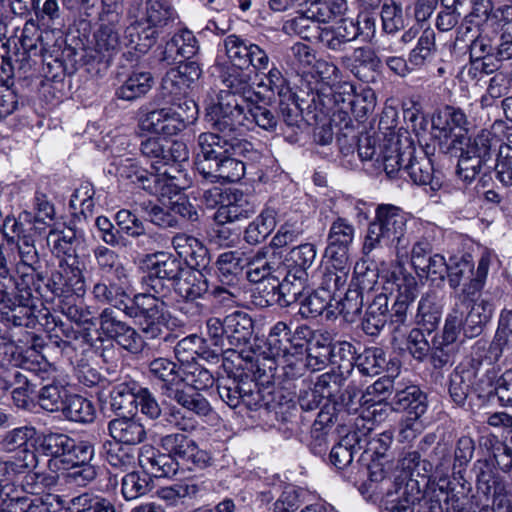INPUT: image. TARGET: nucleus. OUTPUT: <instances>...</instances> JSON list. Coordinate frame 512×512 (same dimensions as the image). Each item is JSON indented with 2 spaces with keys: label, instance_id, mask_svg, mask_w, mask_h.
<instances>
[{
  "label": "nucleus",
  "instance_id": "f257e3e1",
  "mask_svg": "<svg viewBox=\"0 0 512 512\" xmlns=\"http://www.w3.org/2000/svg\"><path fill=\"white\" fill-rule=\"evenodd\" d=\"M241 85V101L234 95L224 92L218 102L207 108L206 119L216 132L201 133L198 137V145L203 160L199 162H215L227 154H232L235 149H241L243 144L235 146L234 139L229 133L240 129L241 131H253L256 127V103L255 92L246 80Z\"/></svg>",
  "mask_w": 512,
  "mask_h": 512
},
{
  "label": "nucleus",
  "instance_id": "f03ea898",
  "mask_svg": "<svg viewBox=\"0 0 512 512\" xmlns=\"http://www.w3.org/2000/svg\"><path fill=\"white\" fill-rule=\"evenodd\" d=\"M409 215L391 204H381L376 208L375 218L369 223L363 243V253L369 256L373 251L394 247L398 259L407 257L410 237L407 234Z\"/></svg>",
  "mask_w": 512,
  "mask_h": 512
},
{
  "label": "nucleus",
  "instance_id": "7ed1b4c3",
  "mask_svg": "<svg viewBox=\"0 0 512 512\" xmlns=\"http://www.w3.org/2000/svg\"><path fill=\"white\" fill-rule=\"evenodd\" d=\"M235 353L240 360L238 367L245 372L240 375L237 383L233 380L232 385L218 384V394L230 408H239L242 417L253 419L256 412V350L250 344Z\"/></svg>",
  "mask_w": 512,
  "mask_h": 512
},
{
  "label": "nucleus",
  "instance_id": "20e7f679",
  "mask_svg": "<svg viewBox=\"0 0 512 512\" xmlns=\"http://www.w3.org/2000/svg\"><path fill=\"white\" fill-rule=\"evenodd\" d=\"M113 165L120 178L139 184L148 193L157 197L170 199L179 194L182 189V175L176 166L171 167V169L175 170L177 175L172 174L167 169L159 171L158 168L157 173L148 172L140 167L133 158L115 159Z\"/></svg>",
  "mask_w": 512,
  "mask_h": 512
},
{
  "label": "nucleus",
  "instance_id": "39448f33",
  "mask_svg": "<svg viewBox=\"0 0 512 512\" xmlns=\"http://www.w3.org/2000/svg\"><path fill=\"white\" fill-rule=\"evenodd\" d=\"M35 449L39 454L50 457V468L58 462L64 466L92 461L95 455L94 445L90 441L76 440L65 433L53 431L38 435Z\"/></svg>",
  "mask_w": 512,
  "mask_h": 512
},
{
  "label": "nucleus",
  "instance_id": "423d86ee",
  "mask_svg": "<svg viewBox=\"0 0 512 512\" xmlns=\"http://www.w3.org/2000/svg\"><path fill=\"white\" fill-rule=\"evenodd\" d=\"M491 133L481 130L474 137L456 135L452 140L453 149L459 151L457 176L470 184L492 160Z\"/></svg>",
  "mask_w": 512,
  "mask_h": 512
},
{
  "label": "nucleus",
  "instance_id": "0eeeda50",
  "mask_svg": "<svg viewBox=\"0 0 512 512\" xmlns=\"http://www.w3.org/2000/svg\"><path fill=\"white\" fill-rule=\"evenodd\" d=\"M285 274L282 256L273 248L258 251V306L274 304L285 306L290 303L280 282Z\"/></svg>",
  "mask_w": 512,
  "mask_h": 512
},
{
  "label": "nucleus",
  "instance_id": "6e6552de",
  "mask_svg": "<svg viewBox=\"0 0 512 512\" xmlns=\"http://www.w3.org/2000/svg\"><path fill=\"white\" fill-rule=\"evenodd\" d=\"M144 293L129 297V302L124 307L123 313L135 319L142 333L149 339H155L162 335L163 327L167 321L165 302L163 297L149 288Z\"/></svg>",
  "mask_w": 512,
  "mask_h": 512
},
{
  "label": "nucleus",
  "instance_id": "1a4fd4ad",
  "mask_svg": "<svg viewBox=\"0 0 512 512\" xmlns=\"http://www.w3.org/2000/svg\"><path fill=\"white\" fill-rule=\"evenodd\" d=\"M291 329L283 321L275 323L267 337L258 345V387L268 389L274 379L277 364L276 358L294 354L292 351ZM261 390L258 388V394Z\"/></svg>",
  "mask_w": 512,
  "mask_h": 512
},
{
  "label": "nucleus",
  "instance_id": "9d476101",
  "mask_svg": "<svg viewBox=\"0 0 512 512\" xmlns=\"http://www.w3.org/2000/svg\"><path fill=\"white\" fill-rule=\"evenodd\" d=\"M284 79L281 72L276 68H271L268 74L258 81V102L263 105H269L275 100L276 91L280 97V112L283 121L288 127L299 128L303 122V100L286 88H283Z\"/></svg>",
  "mask_w": 512,
  "mask_h": 512
},
{
  "label": "nucleus",
  "instance_id": "9b49d317",
  "mask_svg": "<svg viewBox=\"0 0 512 512\" xmlns=\"http://www.w3.org/2000/svg\"><path fill=\"white\" fill-rule=\"evenodd\" d=\"M159 446L174 461L187 467L189 470L203 469L210 465L211 456L198 447L195 440L184 433L174 432L166 434L159 439Z\"/></svg>",
  "mask_w": 512,
  "mask_h": 512
},
{
  "label": "nucleus",
  "instance_id": "f8f14e48",
  "mask_svg": "<svg viewBox=\"0 0 512 512\" xmlns=\"http://www.w3.org/2000/svg\"><path fill=\"white\" fill-rule=\"evenodd\" d=\"M387 285L390 289L396 288L397 295L391 309V323L396 324L395 330L399 326L405 325L408 320V311L410 305L414 302L418 294V285L415 277L403 270L401 266L395 267L387 277ZM388 290L389 287H383Z\"/></svg>",
  "mask_w": 512,
  "mask_h": 512
},
{
  "label": "nucleus",
  "instance_id": "ddd939ff",
  "mask_svg": "<svg viewBox=\"0 0 512 512\" xmlns=\"http://www.w3.org/2000/svg\"><path fill=\"white\" fill-rule=\"evenodd\" d=\"M460 324L459 313L448 314L442 333L433 338L429 359L435 369L453 364L461 346V342L458 341Z\"/></svg>",
  "mask_w": 512,
  "mask_h": 512
},
{
  "label": "nucleus",
  "instance_id": "4468645a",
  "mask_svg": "<svg viewBox=\"0 0 512 512\" xmlns=\"http://www.w3.org/2000/svg\"><path fill=\"white\" fill-rule=\"evenodd\" d=\"M52 31L40 32L33 21L25 23L18 42L15 43L13 53L14 61L20 70L27 71L31 68V61L35 57L50 52V47L45 42L52 35Z\"/></svg>",
  "mask_w": 512,
  "mask_h": 512
},
{
  "label": "nucleus",
  "instance_id": "2eb2a0df",
  "mask_svg": "<svg viewBox=\"0 0 512 512\" xmlns=\"http://www.w3.org/2000/svg\"><path fill=\"white\" fill-rule=\"evenodd\" d=\"M186 269L183 261L175 255L159 252L155 254V261L148 275L143 278V285L157 294L166 295L169 288L163 281L174 285Z\"/></svg>",
  "mask_w": 512,
  "mask_h": 512
},
{
  "label": "nucleus",
  "instance_id": "dca6fc26",
  "mask_svg": "<svg viewBox=\"0 0 512 512\" xmlns=\"http://www.w3.org/2000/svg\"><path fill=\"white\" fill-rule=\"evenodd\" d=\"M99 327L108 338L115 340L122 348L131 352L142 351L144 341L141 335L126 322L119 318L112 308H105L99 315Z\"/></svg>",
  "mask_w": 512,
  "mask_h": 512
},
{
  "label": "nucleus",
  "instance_id": "f3484780",
  "mask_svg": "<svg viewBox=\"0 0 512 512\" xmlns=\"http://www.w3.org/2000/svg\"><path fill=\"white\" fill-rule=\"evenodd\" d=\"M78 257L63 258L58 269L52 273L48 287L56 296H66L69 293L77 296L86 291L83 268Z\"/></svg>",
  "mask_w": 512,
  "mask_h": 512
},
{
  "label": "nucleus",
  "instance_id": "a211bd4d",
  "mask_svg": "<svg viewBox=\"0 0 512 512\" xmlns=\"http://www.w3.org/2000/svg\"><path fill=\"white\" fill-rule=\"evenodd\" d=\"M416 147L409 137L390 135L383 144L381 152L382 166L389 178H395L398 173H404L407 157H412Z\"/></svg>",
  "mask_w": 512,
  "mask_h": 512
},
{
  "label": "nucleus",
  "instance_id": "6ab92c4d",
  "mask_svg": "<svg viewBox=\"0 0 512 512\" xmlns=\"http://www.w3.org/2000/svg\"><path fill=\"white\" fill-rule=\"evenodd\" d=\"M56 496H26L12 483L4 484L0 512H51Z\"/></svg>",
  "mask_w": 512,
  "mask_h": 512
},
{
  "label": "nucleus",
  "instance_id": "aec40b11",
  "mask_svg": "<svg viewBox=\"0 0 512 512\" xmlns=\"http://www.w3.org/2000/svg\"><path fill=\"white\" fill-rule=\"evenodd\" d=\"M202 69L196 61H186L169 69L162 78L161 89L165 96H185L201 76Z\"/></svg>",
  "mask_w": 512,
  "mask_h": 512
},
{
  "label": "nucleus",
  "instance_id": "412c9836",
  "mask_svg": "<svg viewBox=\"0 0 512 512\" xmlns=\"http://www.w3.org/2000/svg\"><path fill=\"white\" fill-rule=\"evenodd\" d=\"M50 376L51 372L47 369V364L36 370L28 369L25 372L15 370L11 373V379L7 381L6 389H11L13 402L18 408L27 409L31 403V395L38 385L33 377L44 381L49 380Z\"/></svg>",
  "mask_w": 512,
  "mask_h": 512
},
{
  "label": "nucleus",
  "instance_id": "4be33fe9",
  "mask_svg": "<svg viewBox=\"0 0 512 512\" xmlns=\"http://www.w3.org/2000/svg\"><path fill=\"white\" fill-rule=\"evenodd\" d=\"M455 312L460 314V331L463 330L464 336L471 339L479 336L492 319L494 304L488 298H477V300L470 304L466 316H464L463 311L457 304L449 314H454Z\"/></svg>",
  "mask_w": 512,
  "mask_h": 512
},
{
  "label": "nucleus",
  "instance_id": "5701e85b",
  "mask_svg": "<svg viewBox=\"0 0 512 512\" xmlns=\"http://www.w3.org/2000/svg\"><path fill=\"white\" fill-rule=\"evenodd\" d=\"M361 34L357 23L341 19L335 26L320 28L316 38L319 43L333 53L345 52Z\"/></svg>",
  "mask_w": 512,
  "mask_h": 512
},
{
  "label": "nucleus",
  "instance_id": "b1692460",
  "mask_svg": "<svg viewBox=\"0 0 512 512\" xmlns=\"http://www.w3.org/2000/svg\"><path fill=\"white\" fill-rule=\"evenodd\" d=\"M355 237V228L348 220L337 218L332 222L327 236L325 257L341 261L349 260V251Z\"/></svg>",
  "mask_w": 512,
  "mask_h": 512
},
{
  "label": "nucleus",
  "instance_id": "393cba45",
  "mask_svg": "<svg viewBox=\"0 0 512 512\" xmlns=\"http://www.w3.org/2000/svg\"><path fill=\"white\" fill-rule=\"evenodd\" d=\"M253 44H247L244 40L240 39L236 35H229L224 40V49L226 52V55L232 62V64L242 70L243 72L239 75V83H238V93L240 94V99L238 101H241V85L244 80L247 81L248 84L252 86V89H254V83L251 82V74L253 70H249L251 66H253ZM255 93L256 91L253 90Z\"/></svg>",
  "mask_w": 512,
  "mask_h": 512
},
{
  "label": "nucleus",
  "instance_id": "a878e982",
  "mask_svg": "<svg viewBox=\"0 0 512 512\" xmlns=\"http://www.w3.org/2000/svg\"><path fill=\"white\" fill-rule=\"evenodd\" d=\"M188 119L189 116L164 107L147 113L140 121V128L150 133L173 136L184 130V121Z\"/></svg>",
  "mask_w": 512,
  "mask_h": 512
},
{
  "label": "nucleus",
  "instance_id": "bb28decb",
  "mask_svg": "<svg viewBox=\"0 0 512 512\" xmlns=\"http://www.w3.org/2000/svg\"><path fill=\"white\" fill-rule=\"evenodd\" d=\"M341 64L363 82L373 83L377 80L380 59L369 47H359L351 55L342 56Z\"/></svg>",
  "mask_w": 512,
  "mask_h": 512
},
{
  "label": "nucleus",
  "instance_id": "cd10ccee",
  "mask_svg": "<svg viewBox=\"0 0 512 512\" xmlns=\"http://www.w3.org/2000/svg\"><path fill=\"white\" fill-rule=\"evenodd\" d=\"M64 509L66 512H121V504L114 496L84 491L67 500Z\"/></svg>",
  "mask_w": 512,
  "mask_h": 512
},
{
  "label": "nucleus",
  "instance_id": "c85d7f7f",
  "mask_svg": "<svg viewBox=\"0 0 512 512\" xmlns=\"http://www.w3.org/2000/svg\"><path fill=\"white\" fill-rule=\"evenodd\" d=\"M227 154L215 162H198L197 169L203 177L211 182L239 181L245 174V164Z\"/></svg>",
  "mask_w": 512,
  "mask_h": 512
},
{
  "label": "nucleus",
  "instance_id": "c756f323",
  "mask_svg": "<svg viewBox=\"0 0 512 512\" xmlns=\"http://www.w3.org/2000/svg\"><path fill=\"white\" fill-rule=\"evenodd\" d=\"M138 462L150 479L170 477L178 471V462L152 445H143L139 449Z\"/></svg>",
  "mask_w": 512,
  "mask_h": 512
},
{
  "label": "nucleus",
  "instance_id": "7c9ffc66",
  "mask_svg": "<svg viewBox=\"0 0 512 512\" xmlns=\"http://www.w3.org/2000/svg\"><path fill=\"white\" fill-rule=\"evenodd\" d=\"M116 23L112 22L110 17H105V21H102V24L94 33L93 49L96 53L94 58L98 61L110 62L123 46V40L119 38Z\"/></svg>",
  "mask_w": 512,
  "mask_h": 512
},
{
  "label": "nucleus",
  "instance_id": "2f4dec72",
  "mask_svg": "<svg viewBox=\"0 0 512 512\" xmlns=\"http://www.w3.org/2000/svg\"><path fill=\"white\" fill-rule=\"evenodd\" d=\"M434 465V477L441 492L451 493L456 490V482L452 478L453 457L445 443H437L430 455Z\"/></svg>",
  "mask_w": 512,
  "mask_h": 512
},
{
  "label": "nucleus",
  "instance_id": "473e14b6",
  "mask_svg": "<svg viewBox=\"0 0 512 512\" xmlns=\"http://www.w3.org/2000/svg\"><path fill=\"white\" fill-rule=\"evenodd\" d=\"M375 276L376 274L373 272L363 275L359 281V286L354 289H348L344 298L341 299L339 303L340 312L348 321L353 322L355 321V318L360 315L364 304L365 292L367 300H370L374 287L369 286V283L373 281Z\"/></svg>",
  "mask_w": 512,
  "mask_h": 512
},
{
  "label": "nucleus",
  "instance_id": "72a5a7b5",
  "mask_svg": "<svg viewBox=\"0 0 512 512\" xmlns=\"http://www.w3.org/2000/svg\"><path fill=\"white\" fill-rule=\"evenodd\" d=\"M127 280L114 281L110 277L102 278L92 289L94 299L102 304H109L123 312L124 307L129 302V294L126 292L125 285Z\"/></svg>",
  "mask_w": 512,
  "mask_h": 512
},
{
  "label": "nucleus",
  "instance_id": "f704fd0d",
  "mask_svg": "<svg viewBox=\"0 0 512 512\" xmlns=\"http://www.w3.org/2000/svg\"><path fill=\"white\" fill-rule=\"evenodd\" d=\"M371 298L372 301L369 303L362 321V329L367 335L375 336L387 323L388 296L374 288Z\"/></svg>",
  "mask_w": 512,
  "mask_h": 512
},
{
  "label": "nucleus",
  "instance_id": "c9c22d12",
  "mask_svg": "<svg viewBox=\"0 0 512 512\" xmlns=\"http://www.w3.org/2000/svg\"><path fill=\"white\" fill-rule=\"evenodd\" d=\"M149 373L152 379L160 381L163 393L169 398L179 389L181 384L182 366L167 358H156L149 364Z\"/></svg>",
  "mask_w": 512,
  "mask_h": 512
},
{
  "label": "nucleus",
  "instance_id": "e433bc0d",
  "mask_svg": "<svg viewBox=\"0 0 512 512\" xmlns=\"http://www.w3.org/2000/svg\"><path fill=\"white\" fill-rule=\"evenodd\" d=\"M155 80L150 71L133 70L122 84L116 89L115 95L118 99L135 101L144 97L154 86Z\"/></svg>",
  "mask_w": 512,
  "mask_h": 512
},
{
  "label": "nucleus",
  "instance_id": "4c0bfd02",
  "mask_svg": "<svg viewBox=\"0 0 512 512\" xmlns=\"http://www.w3.org/2000/svg\"><path fill=\"white\" fill-rule=\"evenodd\" d=\"M393 408L396 411H407L413 420H417L427 410V397L416 385L400 388L397 384Z\"/></svg>",
  "mask_w": 512,
  "mask_h": 512
},
{
  "label": "nucleus",
  "instance_id": "58836bf2",
  "mask_svg": "<svg viewBox=\"0 0 512 512\" xmlns=\"http://www.w3.org/2000/svg\"><path fill=\"white\" fill-rule=\"evenodd\" d=\"M198 50V41L193 32L182 29L166 43L161 60L170 63L176 61L178 56L189 60L197 54Z\"/></svg>",
  "mask_w": 512,
  "mask_h": 512
},
{
  "label": "nucleus",
  "instance_id": "ea45409f",
  "mask_svg": "<svg viewBox=\"0 0 512 512\" xmlns=\"http://www.w3.org/2000/svg\"><path fill=\"white\" fill-rule=\"evenodd\" d=\"M178 296L189 302L201 298L208 291V282L200 270L187 268L173 285Z\"/></svg>",
  "mask_w": 512,
  "mask_h": 512
},
{
  "label": "nucleus",
  "instance_id": "a19ab883",
  "mask_svg": "<svg viewBox=\"0 0 512 512\" xmlns=\"http://www.w3.org/2000/svg\"><path fill=\"white\" fill-rule=\"evenodd\" d=\"M350 269V261L340 263V260L327 259L319 290L328 293L330 298H335L337 292L346 286Z\"/></svg>",
  "mask_w": 512,
  "mask_h": 512
},
{
  "label": "nucleus",
  "instance_id": "79ce46f5",
  "mask_svg": "<svg viewBox=\"0 0 512 512\" xmlns=\"http://www.w3.org/2000/svg\"><path fill=\"white\" fill-rule=\"evenodd\" d=\"M108 430L115 442L126 445H136L146 438L144 426L135 418L113 419L108 423Z\"/></svg>",
  "mask_w": 512,
  "mask_h": 512
},
{
  "label": "nucleus",
  "instance_id": "37998d69",
  "mask_svg": "<svg viewBox=\"0 0 512 512\" xmlns=\"http://www.w3.org/2000/svg\"><path fill=\"white\" fill-rule=\"evenodd\" d=\"M296 410L295 406L289 401L285 403L276 399L275 393L268 391L258 397V417L266 418L269 426H275V422H288L292 415V411Z\"/></svg>",
  "mask_w": 512,
  "mask_h": 512
},
{
  "label": "nucleus",
  "instance_id": "c03bdc74",
  "mask_svg": "<svg viewBox=\"0 0 512 512\" xmlns=\"http://www.w3.org/2000/svg\"><path fill=\"white\" fill-rule=\"evenodd\" d=\"M471 471L475 476L477 491L487 497L498 491V487L506 486L503 479L497 474L495 461L491 457L476 460Z\"/></svg>",
  "mask_w": 512,
  "mask_h": 512
},
{
  "label": "nucleus",
  "instance_id": "a18cd8bd",
  "mask_svg": "<svg viewBox=\"0 0 512 512\" xmlns=\"http://www.w3.org/2000/svg\"><path fill=\"white\" fill-rule=\"evenodd\" d=\"M157 36V30L137 19L125 29L123 46L140 55L145 54L155 44Z\"/></svg>",
  "mask_w": 512,
  "mask_h": 512
},
{
  "label": "nucleus",
  "instance_id": "49530a36",
  "mask_svg": "<svg viewBox=\"0 0 512 512\" xmlns=\"http://www.w3.org/2000/svg\"><path fill=\"white\" fill-rule=\"evenodd\" d=\"M475 451V442L469 436L460 437L455 444L453 454L452 478L464 491L469 483L465 479V472Z\"/></svg>",
  "mask_w": 512,
  "mask_h": 512
},
{
  "label": "nucleus",
  "instance_id": "de8ad7c7",
  "mask_svg": "<svg viewBox=\"0 0 512 512\" xmlns=\"http://www.w3.org/2000/svg\"><path fill=\"white\" fill-rule=\"evenodd\" d=\"M3 236L6 243L0 244V301L9 303L10 290L15 288V279L12 276L14 236H8L5 232Z\"/></svg>",
  "mask_w": 512,
  "mask_h": 512
},
{
  "label": "nucleus",
  "instance_id": "09e8293b",
  "mask_svg": "<svg viewBox=\"0 0 512 512\" xmlns=\"http://www.w3.org/2000/svg\"><path fill=\"white\" fill-rule=\"evenodd\" d=\"M173 17L174 9L167 0H146L138 20L156 30L166 26Z\"/></svg>",
  "mask_w": 512,
  "mask_h": 512
},
{
  "label": "nucleus",
  "instance_id": "8fccbe9b",
  "mask_svg": "<svg viewBox=\"0 0 512 512\" xmlns=\"http://www.w3.org/2000/svg\"><path fill=\"white\" fill-rule=\"evenodd\" d=\"M442 314V307L439 304L435 292L425 293L418 304L416 322L427 332L431 333L438 326Z\"/></svg>",
  "mask_w": 512,
  "mask_h": 512
},
{
  "label": "nucleus",
  "instance_id": "3c124183",
  "mask_svg": "<svg viewBox=\"0 0 512 512\" xmlns=\"http://www.w3.org/2000/svg\"><path fill=\"white\" fill-rule=\"evenodd\" d=\"M47 243L57 257H77L76 247L78 245V239L76 231L71 227L50 230L47 236Z\"/></svg>",
  "mask_w": 512,
  "mask_h": 512
},
{
  "label": "nucleus",
  "instance_id": "603ef678",
  "mask_svg": "<svg viewBox=\"0 0 512 512\" xmlns=\"http://www.w3.org/2000/svg\"><path fill=\"white\" fill-rule=\"evenodd\" d=\"M432 126L445 134L452 133L456 128L467 131L469 121L466 114L460 109L453 106H445L434 114L432 118Z\"/></svg>",
  "mask_w": 512,
  "mask_h": 512
},
{
  "label": "nucleus",
  "instance_id": "864d4df0",
  "mask_svg": "<svg viewBox=\"0 0 512 512\" xmlns=\"http://www.w3.org/2000/svg\"><path fill=\"white\" fill-rule=\"evenodd\" d=\"M64 416L73 422L90 423L95 418L93 403L80 395H68L61 410Z\"/></svg>",
  "mask_w": 512,
  "mask_h": 512
},
{
  "label": "nucleus",
  "instance_id": "5fc2aeb1",
  "mask_svg": "<svg viewBox=\"0 0 512 512\" xmlns=\"http://www.w3.org/2000/svg\"><path fill=\"white\" fill-rule=\"evenodd\" d=\"M98 269L104 274H113L116 280H127L128 273L113 250L99 245L93 250Z\"/></svg>",
  "mask_w": 512,
  "mask_h": 512
},
{
  "label": "nucleus",
  "instance_id": "6e6d98bb",
  "mask_svg": "<svg viewBox=\"0 0 512 512\" xmlns=\"http://www.w3.org/2000/svg\"><path fill=\"white\" fill-rule=\"evenodd\" d=\"M226 327L228 328V338H233L238 343L247 344L253 335L254 321L248 313L235 311L226 316Z\"/></svg>",
  "mask_w": 512,
  "mask_h": 512
},
{
  "label": "nucleus",
  "instance_id": "4d7b16f0",
  "mask_svg": "<svg viewBox=\"0 0 512 512\" xmlns=\"http://www.w3.org/2000/svg\"><path fill=\"white\" fill-rule=\"evenodd\" d=\"M11 228V230L17 234V241H14V245L18 250L19 262L26 265H38L40 264L38 252L35 248L34 241L30 236L19 235V223L13 219L7 217L4 222V229Z\"/></svg>",
  "mask_w": 512,
  "mask_h": 512
},
{
  "label": "nucleus",
  "instance_id": "13d9d810",
  "mask_svg": "<svg viewBox=\"0 0 512 512\" xmlns=\"http://www.w3.org/2000/svg\"><path fill=\"white\" fill-rule=\"evenodd\" d=\"M386 353L382 348L370 347L365 349L355 359V366L363 375H378L387 365Z\"/></svg>",
  "mask_w": 512,
  "mask_h": 512
},
{
  "label": "nucleus",
  "instance_id": "bf43d9fd",
  "mask_svg": "<svg viewBox=\"0 0 512 512\" xmlns=\"http://www.w3.org/2000/svg\"><path fill=\"white\" fill-rule=\"evenodd\" d=\"M418 157L416 152L412 157H407V163L404 166V173L417 185L430 184L433 178V166L430 159L420 151Z\"/></svg>",
  "mask_w": 512,
  "mask_h": 512
},
{
  "label": "nucleus",
  "instance_id": "052dcab7",
  "mask_svg": "<svg viewBox=\"0 0 512 512\" xmlns=\"http://www.w3.org/2000/svg\"><path fill=\"white\" fill-rule=\"evenodd\" d=\"M66 397H68L66 388L59 382L52 381L41 387L38 392V403L40 407L48 412L62 410Z\"/></svg>",
  "mask_w": 512,
  "mask_h": 512
},
{
  "label": "nucleus",
  "instance_id": "680f3d73",
  "mask_svg": "<svg viewBox=\"0 0 512 512\" xmlns=\"http://www.w3.org/2000/svg\"><path fill=\"white\" fill-rule=\"evenodd\" d=\"M203 490V484L195 480H187L164 487L159 491V497L170 505H177L181 499L196 498Z\"/></svg>",
  "mask_w": 512,
  "mask_h": 512
},
{
  "label": "nucleus",
  "instance_id": "e2e57ef3",
  "mask_svg": "<svg viewBox=\"0 0 512 512\" xmlns=\"http://www.w3.org/2000/svg\"><path fill=\"white\" fill-rule=\"evenodd\" d=\"M9 298V303L0 301V310L6 322L15 327H28L32 322V308L28 304H17L14 298V290H10Z\"/></svg>",
  "mask_w": 512,
  "mask_h": 512
},
{
  "label": "nucleus",
  "instance_id": "0e129e2a",
  "mask_svg": "<svg viewBox=\"0 0 512 512\" xmlns=\"http://www.w3.org/2000/svg\"><path fill=\"white\" fill-rule=\"evenodd\" d=\"M316 254V247L311 243L299 245L290 251V260L294 271L293 277L295 279H306V271L313 265Z\"/></svg>",
  "mask_w": 512,
  "mask_h": 512
},
{
  "label": "nucleus",
  "instance_id": "69168bd1",
  "mask_svg": "<svg viewBox=\"0 0 512 512\" xmlns=\"http://www.w3.org/2000/svg\"><path fill=\"white\" fill-rule=\"evenodd\" d=\"M185 383L196 390H206L215 383L213 374L198 363H188L182 367L181 384Z\"/></svg>",
  "mask_w": 512,
  "mask_h": 512
},
{
  "label": "nucleus",
  "instance_id": "338daca9",
  "mask_svg": "<svg viewBox=\"0 0 512 512\" xmlns=\"http://www.w3.org/2000/svg\"><path fill=\"white\" fill-rule=\"evenodd\" d=\"M436 33L433 29H425L418 38L416 47L409 54V62L414 66H422L436 53Z\"/></svg>",
  "mask_w": 512,
  "mask_h": 512
},
{
  "label": "nucleus",
  "instance_id": "774afa93",
  "mask_svg": "<svg viewBox=\"0 0 512 512\" xmlns=\"http://www.w3.org/2000/svg\"><path fill=\"white\" fill-rule=\"evenodd\" d=\"M105 460L114 468L127 470L135 464V455L130 448L120 443L107 441L103 444Z\"/></svg>",
  "mask_w": 512,
  "mask_h": 512
}]
</instances>
